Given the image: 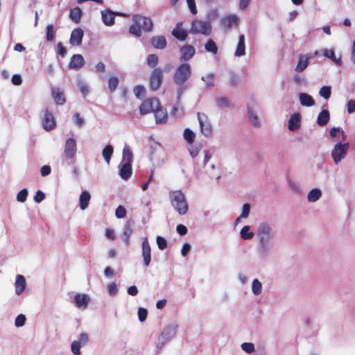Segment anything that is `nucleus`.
<instances>
[{"instance_id": "0e129e2a", "label": "nucleus", "mask_w": 355, "mask_h": 355, "mask_svg": "<svg viewBox=\"0 0 355 355\" xmlns=\"http://www.w3.org/2000/svg\"><path fill=\"white\" fill-rule=\"evenodd\" d=\"M250 211V206L249 204H244L242 207V211L240 218H246L248 217Z\"/></svg>"}, {"instance_id": "680f3d73", "label": "nucleus", "mask_w": 355, "mask_h": 355, "mask_svg": "<svg viewBox=\"0 0 355 355\" xmlns=\"http://www.w3.org/2000/svg\"><path fill=\"white\" fill-rule=\"evenodd\" d=\"M158 61V58L155 54H150L148 56L147 63L150 67H155Z\"/></svg>"}, {"instance_id": "09e8293b", "label": "nucleus", "mask_w": 355, "mask_h": 355, "mask_svg": "<svg viewBox=\"0 0 355 355\" xmlns=\"http://www.w3.org/2000/svg\"><path fill=\"white\" fill-rule=\"evenodd\" d=\"M216 104L218 107H228L230 105L229 100L225 97H218L216 99Z\"/></svg>"}, {"instance_id": "c03bdc74", "label": "nucleus", "mask_w": 355, "mask_h": 355, "mask_svg": "<svg viewBox=\"0 0 355 355\" xmlns=\"http://www.w3.org/2000/svg\"><path fill=\"white\" fill-rule=\"evenodd\" d=\"M205 49L207 51L216 54L218 51V47L213 40H209L205 45Z\"/></svg>"}, {"instance_id": "f03ea898", "label": "nucleus", "mask_w": 355, "mask_h": 355, "mask_svg": "<svg viewBox=\"0 0 355 355\" xmlns=\"http://www.w3.org/2000/svg\"><path fill=\"white\" fill-rule=\"evenodd\" d=\"M133 24L130 26L129 33L132 35L140 37L141 30L150 32L153 30V20L150 17L141 15H135L132 18Z\"/></svg>"}, {"instance_id": "6e6552de", "label": "nucleus", "mask_w": 355, "mask_h": 355, "mask_svg": "<svg viewBox=\"0 0 355 355\" xmlns=\"http://www.w3.org/2000/svg\"><path fill=\"white\" fill-rule=\"evenodd\" d=\"M239 24V17L234 14L225 15L220 21L221 28L225 32L230 31L232 28H237Z\"/></svg>"}, {"instance_id": "f3484780", "label": "nucleus", "mask_w": 355, "mask_h": 355, "mask_svg": "<svg viewBox=\"0 0 355 355\" xmlns=\"http://www.w3.org/2000/svg\"><path fill=\"white\" fill-rule=\"evenodd\" d=\"M26 287L25 277L22 275H17L15 281V292L17 295H21Z\"/></svg>"}, {"instance_id": "052dcab7", "label": "nucleus", "mask_w": 355, "mask_h": 355, "mask_svg": "<svg viewBox=\"0 0 355 355\" xmlns=\"http://www.w3.org/2000/svg\"><path fill=\"white\" fill-rule=\"evenodd\" d=\"M46 37L47 41H52L54 38V30L52 24H49L46 27Z\"/></svg>"}, {"instance_id": "dca6fc26", "label": "nucleus", "mask_w": 355, "mask_h": 355, "mask_svg": "<svg viewBox=\"0 0 355 355\" xmlns=\"http://www.w3.org/2000/svg\"><path fill=\"white\" fill-rule=\"evenodd\" d=\"M124 16L122 13H115L107 9L101 11V17L103 22L107 26H112L114 24L115 15Z\"/></svg>"}, {"instance_id": "1a4fd4ad", "label": "nucleus", "mask_w": 355, "mask_h": 355, "mask_svg": "<svg viewBox=\"0 0 355 355\" xmlns=\"http://www.w3.org/2000/svg\"><path fill=\"white\" fill-rule=\"evenodd\" d=\"M257 105L256 103H252L248 105V117L250 125L255 128H259L261 126V121L258 116L257 111Z\"/></svg>"}, {"instance_id": "e2e57ef3", "label": "nucleus", "mask_w": 355, "mask_h": 355, "mask_svg": "<svg viewBox=\"0 0 355 355\" xmlns=\"http://www.w3.org/2000/svg\"><path fill=\"white\" fill-rule=\"evenodd\" d=\"M73 119L76 125L78 127H82L84 125L85 120L80 116L79 113H75L73 114Z\"/></svg>"}, {"instance_id": "7ed1b4c3", "label": "nucleus", "mask_w": 355, "mask_h": 355, "mask_svg": "<svg viewBox=\"0 0 355 355\" xmlns=\"http://www.w3.org/2000/svg\"><path fill=\"white\" fill-rule=\"evenodd\" d=\"M169 199L172 207L180 215H185L187 213L189 205L185 195L181 190L170 191Z\"/></svg>"}, {"instance_id": "de8ad7c7", "label": "nucleus", "mask_w": 355, "mask_h": 355, "mask_svg": "<svg viewBox=\"0 0 355 355\" xmlns=\"http://www.w3.org/2000/svg\"><path fill=\"white\" fill-rule=\"evenodd\" d=\"M241 348L248 354H252L255 351V347L252 343H243L241 345Z\"/></svg>"}, {"instance_id": "b1692460", "label": "nucleus", "mask_w": 355, "mask_h": 355, "mask_svg": "<svg viewBox=\"0 0 355 355\" xmlns=\"http://www.w3.org/2000/svg\"><path fill=\"white\" fill-rule=\"evenodd\" d=\"M156 123L158 124L165 123L168 119L167 112L160 107L159 104V108H156L154 112Z\"/></svg>"}, {"instance_id": "6e6d98bb", "label": "nucleus", "mask_w": 355, "mask_h": 355, "mask_svg": "<svg viewBox=\"0 0 355 355\" xmlns=\"http://www.w3.org/2000/svg\"><path fill=\"white\" fill-rule=\"evenodd\" d=\"M156 243L157 244L158 248L162 250H164L167 247L166 240L161 236H157Z\"/></svg>"}, {"instance_id": "72a5a7b5", "label": "nucleus", "mask_w": 355, "mask_h": 355, "mask_svg": "<svg viewBox=\"0 0 355 355\" xmlns=\"http://www.w3.org/2000/svg\"><path fill=\"white\" fill-rule=\"evenodd\" d=\"M250 225H245L240 231V236L243 240H250L255 236V233L250 230Z\"/></svg>"}, {"instance_id": "4468645a", "label": "nucleus", "mask_w": 355, "mask_h": 355, "mask_svg": "<svg viewBox=\"0 0 355 355\" xmlns=\"http://www.w3.org/2000/svg\"><path fill=\"white\" fill-rule=\"evenodd\" d=\"M302 124V116L299 112H295L292 114L288 121V129L290 131L295 132L297 131Z\"/></svg>"}, {"instance_id": "423d86ee", "label": "nucleus", "mask_w": 355, "mask_h": 355, "mask_svg": "<svg viewBox=\"0 0 355 355\" xmlns=\"http://www.w3.org/2000/svg\"><path fill=\"white\" fill-rule=\"evenodd\" d=\"M349 144L348 143L338 142L331 150V155L336 164L344 159L347 154Z\"/></svg>"}, {"instance_id": "5fc2aeb1", "label": "nucleus", "mask_w": 355, "mask_h": 355, "mask_svg": "<svg viewBox=\"0 0 355 355\" xmlns=\"http://www.w3.org/2000/svg\"><path fill=\"white\" fill-rule=\"evenodd\" d=\"M115 216L117 218H123L126 216V209L122 205H119L115 210Z\"/></svg>"}, {"instance_id": "69168bd1", "label": "nucleus", "mask_w": 355, "mask_h": 355, "mask_svg": "<svg viewBox=\"0 0 355 355\" xmlns=\"http://www.w3.org/2000/svg\"><path fill=\"white\" fill-rule=\"evenodd\" d=\"M338 133H341L343 135V137L344 138V137H345L344 131L342 130L340 128L334 127V128H331L329 131V134H330V136L331 138H336Z\"/></svg>"}, {"instance_id": "49530a36", "label": "nucleus", "mask_w": 355, "mask_h": 355, "mask_svg": "<svg viewBox=\"0 0 355 355\" xmlns=\"http://www.w3.org/2000/svg\"><path fill=\"white\" fill-rule=\"evenodd\" d=\"M201 79L207 87H213L214 85V75L213 73L207 74L202 76Z\"/></svg>"}, {"instance_id": "a211bd4d", "label": "nucleus", "mask_w": 355, "mask_h": 355, "mask_svg": "<svg viewBox=\"0 0 355 355\" xmlns=\"http://www.w3.org/2000/svg\"><path fill=\"white\" fill-rule=\"evenodd\" d=\"M42 125L46 130H51L55 127V121L53 114L46 110L42 119Z\"/></svg>"}, {"instance_id": "f704fd0d", "label": "nucleus", "mask_w": 355, "mask_h": 355, "mask_svg": "<svg viewBox=\"0 0 355 355\" xmlns=\"http://www.w3.org/2000/svg\"><path fill=\"white\" fill-rule=\"evenodd\" d=\"M153 46L159 49H164L166 45V41L164 36H155L151 40Z\"/></svg>"}, {"instance_id": "58836bf2", "label": "nucleus", "mask_w": 355, "mask_h": 355, "mask_svg": "<svg viewBox=\"0 0 355 355\" xmlns=\"http://www.w3.org/2000/svg\"><path fill=\"white\" fill-rule=\"evenodd\" d=\"M190 155L196 157L202 149V144L200 143L189 144L188 146Z\"/></svg>"}, {"instance_id": "bb28decb", "label": "nucleus", "mask_w": 355, "mask_h": 355, "mask_svg": "<svg viewBox=\"0 0 355 355\" xmlns=\"http://www.w3.org/2000/svg\"><path fill=\"white\" fill-rule=\"evenodd\" d=\"M74 299L76 306L83 309H86L89 302V297L86 294L78 293Z\"/></svg>"}, {"instance_id": "c85d7f7f", "label": "nucleus", "mask_w": 355, "mask_h": 355, "mask_svg": "<svg viewBox=\"0 0 355 355\" xmlns=\"http://www.w3.org/2000/svg\"><path fill=\"white\" fill-rule=\"evenodd\" d=\"M245 54V37L240 35L239 37L238 44L234 52L235 57H241Z\"/></svg>"}, {"instance_id": "4be33fe9", "label": "nucleus", "mask_w": 355, "mask_h": 355, "mask_svg": "<svg viewBox=\"0 0 355 355\" xmlns=\"http://www.w3.org/2000/svg\"><path fill=\"white\" fill-rule=\"evenodd\" d=\"M83 31L77 28L72 31L70 37V44L73 46H80L83 37Z\"/></svg>"}, {"instance_id": "ea45409f", "label": "nucleus", "mask_w": 355, "mask_h": 355, "mask_svg": "<svg viewBox=\"0 0 355 355\" xmlns=\"http://www.w3.org/2000/svg\"><path fill=\"white\" fill-rule=\"evenodd\" d=\"M113 152L114 150L111 145H107L103 150V157L107 164H109L110 162V159Z\"/></svg>"}, {"instance_id": "79ce46f5", "label": "nucleus", "mask_w": 355, "mask_h": 355, "mask_svg": "<svg viewBox=\"0 0 355 355\" xmlns=\"http://www.w3.org/2000/svg\"><path fill=\"white\" fill-rule=\"evenodd\" d=\"M132 234V229L130 224H126L123 232V239L126 244L129 243L130 238Z\"/></svg>"}, {"instance_id": "864d4df0", "label": "nucleus", "mask_w": 355, "mask_h": 355, "mask_svg": "<svg viewBox=\"0 0 355 355\" xmlns=\"http://www.w3.org/2000/svg\"><path fill=\"white\" fill-rule=\"evenodd\" d=\"M28 196V190L23 189L17 194V200L19 202H24L26 200Z\"/></svg>"}, {"instance_id": "13d9d810", "label": "nucleus", "mask_w": 355, "mask_h": 355, "mask_svg": "<svg viewBox=\"0 0 355 355\" xmlns=\"http://www.w3.org/2000/svg\"><path fill=\"white\" fill-rule=\"evenodd\" d=\"M26 316L23 314H19L15 319V325L17 327H21L24 325L26 322Z\"/></svg>"}, {"instance_id": "37998d69", "label": "nucleus", "mask_w": 355, "mask_h": 355, "mask_svg": "<svg viewBox=\"0 0 355 355\" xmlns=\"http://www.w3.org/2000/svg\"><path fill=\"white\" fill-rule=\"evenodd\" d=\"M77 86L83 96H87L89 93V87L85 80L80 79L78 80L77 82Z\"/></svg>"}, {"instance_id": "7c9ffc66", "label": "nucleus", "mask_w": 355, "mask_h": 355, "mask_svg": "<svg viewBox=\"0 0 355 355\" xmlns=\"http://www.w3.org/2000/svg\"><path fill=\"white\" fill-rule=\"evenodd\" d=\"M330 119L329 112L327 110H322L318 115L317 123L320 126L326 125Z\"/></svg>"}, {"instance_id": "4c0bfd02", "label": "nucleus", "mask_w": 355, "mask_h": 355, "mask_svg": "<svg viewBox=\"0 0 355 355\" xmlns=\"http://www.w3.org/2000/svg\"><path fill=\"white\" fill-rule=\"evenodd\" d=\"M262 284L258 279H254L252 283V293L254 295H259L262 293Z\"/></svg>"}, {"instance_id": "ddd939ff", "label": "nucleus", "mask_w": 355, "mask_h": 355, "mask_svg": "<svg viewBox=\"0 0 355 355\" xmlns=\"http://www.w3.org/2000/svg\"><path fill=\"white\" fill-rule=\"evenodd\" d=\"M198 120L200 127L201 133L205 137H209L212 134V127L207 121V117L204 114L198 113Z\"/></svg>"}, {"instance_id": "20e7f679", "label": "nucleus", "mask_w": 355, "mask_h": 355, "mask_svg": "<svg viewBox=\"0 0 355 355\" xmlns=\"http://www.w3.org/2000/svg\"><path fill=\"white\" fill-rule=\"evenodd\" d=\"M189 32L191 34L208 36L212 32L211 24L210 21L208 20L196 19L191 22Z\"/></svg>"}, {"instance_id": "603ef678", "label": "nucleus", "mask_w": 355, "mask_h": 355, "mask_svg": "<svg viewBox=\"0 0 355 355\" xmlns=\"http://www.w3.org/2000/svg\"><path fill=\"white\" fill-rule=\"evenodd\" d=\"M81 346L82 344H80V342H78L77 340H73L71 345V349L72 353L74 355H80Z\"/></svg>"}, {"instance_id": "cd10ccee", "label": "nucleus", "mask_w": 355, "mask_h": 355, "mask_svg": "<svg viewBox=\"0 0 355 355\" xmlns=\"http://www.w3.org/2000/svg\"><path fill=\"white\" fill-rule=\"evenodd\" d=\"M84 58L80 54H75L72 56L69 67L70 69H78L83 67Z\"/></svg>"}, {"instance_id": "412c9836", "label": "nucleus", "mask_w": 355, "mask_h": 355, "mask_svg": "<svg viewBox=\"0 0 355 355\" xmlns=\"http://www.w3.org/2000/svg\"><path fill=\"white\" fill-rule=\"evenodd\" d=\"M300 104L302 107H310L314 106L315 101L314 98L309 94L301 92L298 95Z\"/></svg>"}, {"instance_id": "774afa93", "label": "nucleus", "mask_w": 355, "mask_h": 355, "mask_svg": "<svg viewBox=\"0 0 355 355\" xmlns=\"http://www.w3.org/2000/svg\"><path fill=\"white\" fill-rule=\"evenodd\" d=\"M45 198V194L43 191H37L36 192V194L34 197V200L37 202V203H40L42 201H43Z\"/></svg>"}, {"instance_id": "2eb2a0df", "label": "nucleus", "mask_w": 355, "mask_h": 355, "mask_svg": "<svg viewBox=\"0 0 355 355\" xmlns=\"http://www.w3.org/2000/svg\"><path fill=\"white\" fill-rule=\"evenodd\" d=\"M162 82V71L159 68L155 69L150 77V87L153 90H157L161 85Z\"/></svg>"}, {"instance_id": "a878e982", "label": "nucleus", "mask_w": 355, "mask_h": 355, "mask_svg": "<svg viewBox=\"0 0 355 355\" xmlns=\"http://www.w3.org/2000/svg\"><path fill=\"white\" fill-rule=\"evenodd\" d=\"M91 200V194L88 191H83L79 196V206L81 210H85Z\"/></svg>"}, {"instance_id": "393cba45", "label": "nucleus", "mask_w": 355, "mask_h": 355, "mask_svg": "<svg viewBox=\"0 0 355 355\" xmlns=\"http://www.w3.org/2000/svg\"><path fill=\"white\" fill-rule=\"evenodd\" d=\"M322 55L330 59L332 62H334L335 64H336L337 65H341L342 64V58L341 57H336L335 55V53H334V50L332 49H323L322 51H321Z\"/></svg>"}, {"instance_id": "0eeeda50", "label": "nucleus", "mask_w": 355, "mask_h": 355, "mask_svg": "<svg viewBox=\"0 0 355 355\" xmlns=\"http://www.w3.org/2000/svg\"><path fill=\"white\" fill-rule=\"evenodd\" d=\"M178 325L171 324L166 326L161 333L158 338V346L162 347L166 343L170 341L176 334Z\"/></svg>"}, {"instance_id": "e433bc0d", "label": "nucleus", "mask_w": 355, "mask_h": 355, "mask_svg": "<svg viewBox=\"0 0 355 355\" xmlns=\"http://www.w3.org/2000/svg\"><path fill=\"white\" fill-rule=\"evenodd\" d=\"M132 151L128 146H125L123 149L122 163H129V164H132Z\"/></svg>"}, {"instance_id": "a18cd8bd", "label": "nucleus", "mask_w": 355, "mask_h": 355, "mask_svg": "<svg viewBox=\"0 0 355 355\" xmlns=\"http://www.w3.org/2000/svg\"><path fill=\"white\" fill-rule=\"evenodd\" d=\"M331 94V90L330 86H323L319 90V95L327 100L330 98Z\"/></svg>"}, {"instance_id": "2f4dec72", "label": "nucleus", "mask_w": 355, "mask_h": 355, "mask_svg": "<svg viewBox=\"0 0 355 355\" xmlns=\"http://www.w3.org/2000/svg\"><path fill=\"white\" fill-rule=\"evenodd\" d=\"M52 96L55 101V102L60 105L64 104L65 98L64 96V94L60 88H53L52 89Z\"/></svg>"}, {"instance_id": "c756f323", "label": "nucleus", "mask_w": 355, "mask_h": 355, "mask_svg": "<svg viewBox=\"0 0 355 355\" xmlns=\"http://www.w3.org/2000/svg\"><path fill=\"white\" fill-rule=\"evenodd\" d=\"M121 166L119 175L123 180H127L132 175V164L122 163Z\"/></svg>"}, {"instance_id": "c9c22d12", "label": "nucleus", "mask_w": 355, "mask_h": 355, "mask_svg": "<svg viewBox=\"0 0 355 355\" xmlns=\"http://www.w3.org/2000/svg\"><path fill=\"white\" fill-rule=\"evenodd\" d=\"M196 135V133L189 128H185L183 132V138L187 144H192L194 143Z\"/></svg>"}, {"instance_id": "bf43d9fd", "label": "nucleus", "mask_w": 355, "mask_h": 355, "mask_svg": "<svg viewBox=\"0 0 355 355\" xmlns=\"http://www.w3.org/2000/svg\"><path fill=\"white\" fill-rule=\"evenodd\" d=\"M137 314H138L139 320L141 322H143L146 319V317H147V315H148V311H147V310L146 309L140 307L138 309Z\"/></svg>"}, {"instance_id": "4d7b16f0", "label": "nucleus", "mask_w": 355, "mask_h": 355, "mask_svg": "<svg viewBox=\"0 0 355 355\" xmlns=\"http://www.w3.org/2000/svg\"><path fill=\"white\" fill-rule=\"evenodd\" d=\"M107 288L109 294L112 296L116 295L118 293V288L114 282L109 283L107 286Z\"/></svg>"}, {"instance_id": "f257e3e1", "label": "nucleus", "mask_w": 355, "mask_h": 355, "mask_svg": "<svg viewBox=\"0 0 355 355\" xmlns=\"http://www.w3.org/2000/svg\"><path fill=\"white\" fill-rule=\"evenodd\" d=\"M257 236L258 238L257 256L261 260H266L275 248L274 228L268 223H261L257 227Z\"/></svg>"}, {"instance_id": "f8f14e48", "label": "nucleus", "mask_w": 355, "mask_h": 355, "mask_svg": "<svg viewBox=\"0 0 355 355\" xmlns=\"http://www.w3.org/2000/svg\"><path fill=\"white\" fill-rule=\"evenodd\" d=\"M141 256L144 265L146 267L149 266L151 261V248L147 237H144L142 239Z\"/></svg>"}, {"instance_id": "473e14b6", "label": "nucleus", "mask_w": 355, "mask_h": 355, "mask_svg": "<svg viewBox=\"0 0 355 355\" xmlns=\"http://www.w3.org/2000/svg\"><path fill=\"white\" fill-rule=\"evenodd\" d=\"M322 196V191L318 188L312 189L307 194V200L309 202L318 201Z\"/></svg>"}, {"instance_id": "a19ab883", "label": "nucleus", "mask_w": 355, "mask_h": 355, "mask_svg": "<svg viewBox=\"0 0 355 355\" xmlns=\"http://www.w3.org/2000/svg\"><path fill=\"white\" fill-rule=\"evenodd\" d=\"M81 15L82 12L80 8L77 7L71 10L69 17L72 21L76 23H78L80 20Z\"/></svg>"}, {"instance_id": "9b49d317", "label": "nucleus", "mask_w": 355, "mask_h": 355, "mask_svg": "<svg viewBox=\"0 0 355 355\" xmlns=\"http://www.w3.org/2000/svg\"><path fill=\"white\" fill-rule=\"evenodd\" d=\"M159 101L156 98H149L145 101L139 107L140 114L142 115L154 112L156 108H159Z\"/></svg>"}, {"instance_id": "6ab92c4d", "label": "nucleus", "mask_w": 355, "mask_h": 355, "mask_svg": "<svg viewBox=\"0 0 355 355\" xmlns=\"http://www.w3.org/2000/svg\"><path fill=\"white\" fill-rule=\"evenodd\" d=\"M172 35L180 41H184L187 37V31L182 28V22L176 24L175 28L172 31Z\"/></svg>"}, {"instance_id": "5701e85b", "label": "nucleus", "mask_w": 355, "mask_h": 355, "mask_svg": "<svg viewBox=\"0 0 355 355\" xmlns=\"http://www.w3.org/2000/svg\"><path fill=\"white\" fill-rule=\"evenodd\" d=\"M310 57L308 55L300 54L298 58L297 64L295 67V71L302 72L308 66Z\"/></svg>"}, {"instance_id": "39448f33", "label": "nucleus", "mask_w": 355, "mask_h": 355, "mask_svg": "<svg viewBox=\"0 0 355 355\" xmlns=\"http://www.w3.org/2000/svg\"><path fill=\"white\" fill-rule=\"evenodd\" d=\"M191 76V67L188 63H182L176 69L174 81L178 85H182Z\"/></svg>"}, {"instance_id": "338daca9", "label": "nucleus", "mask_w": 355, "mask_h": 355, "mask_svg": "<svg viewBox=\"0 0 355 355\" xmlns=\"http://www.w3.org/2000/svg\"><path fill=\"white\" fill-rule=\"evenodd\" d=\"M89 340V336L87 333H81L78 336V342H80L82 345H85Z\"/></svg>"}, {"instance_id": "8fccbe9b", "label": "nucleus", "mask_w": 355, "mask_h": 355, "mask_svg": "<svg viewBox=\"0 0 355 355\" xmlns=\"http://www.w3.org/2000/svg\"><path fill=\"white\" fill-rule=\"evenodd\" d=\"M119 85V79L116 76H111L108 80V87L111 92H113Z\"/></svg>"}, {"instance_id": "3c124183", "label": "nucleus", "mask_w": 355, "mask_h": 355, "mask_svg": "<svg viewBox=\"0 0 355 355\" xmlns=\"http://www.w3.org/2000/svg\"><path fill=\"white\" fill-rule=\"evenodd\" d=\"M134 94L138 98H142L145 96L146 89L142 85H137L134 87Z\"/></svg>"}, {"instance_id": "9d476101", "label": "nucleus", "mask_w": 355, "mask_h": 355, "mask_svg": "<svg viewBox=\"0 0 355 355\" xmlns=\"http://www.w3.org/2000/svg\"><path fill=\"white\" fill-rule=\"evenodd\" d=\"M77 153L76 140L73 138L66 139L64 146V156L67 159H72Z\"/></svg>"}, {"instance_id": "aec40b11", "label": "nucleus", "mask_w": 355, "mask_h": 355, "mask_svg": "<svg viewBox=\"0 0 355 355\" xmlns=\"http://www.w3.org/2000/svg\"><path fill=\"white\" fill-rule=\"evenodd\" d=\"M196 50L191 45H184L180 49V59L182 61H187L195 55Z\"/></svg>"}]
</instances>
